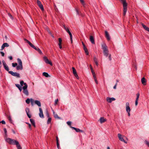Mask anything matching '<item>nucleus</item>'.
<instances>
[{
	"label": "nucleus",
	"instance_id": "1",
	"mask_svg": "<svg viewBox=\"0 0 149 149\" xmlns=\"http://www.w3.org/2000/svg\"><path fill=\"white\" fill-rule=\"evenodd\" d=\"M120 0L123 4V15L124 16H125L127 10V3L126 2V0Z\"/></svg>",
	"mask_w": 149,
	"mask_h": 149
},
{
	"label": "nucleus",
	"instance_id": "2",
	"mask_svg": "<svg viewBox=\"0 0 149 149\" xmlns=\"http://www.w3.org/2000/svg\"><path fill=\"white\" fill-rule=\"evenodd\" d=\"M5 139L6 141L10 144L16 145L17 144H18L19 143L17 141L14 139H12L10 138Z\"/></svg>",
	"mask_w": 149,
	"mask_h": 149
},
{
	"label": "nucleus",
	"instance_id": "3",
	"mask_svg": "<svg viewBox=\"0 0 149 149\" xmlns=\"http://www.w3.org/2000/svg\"><path fill=\"white\" fill-rule=\"evenodd\" d=\"M28 87V86L26 84H24V86L22 88L23 90V93L25 95H29V92L27 88Z\"/></svg>",
	"mask_w": 149,
	"mask_h": 149
},
{
	"label": "nucleus",
	"instance_id": "4",
	"mask_svg": "<svg viewBox=\"0 0 149 149\" xmlns=\"http://www.w3.org/2000/svg\"><path fill=\"white\" fill-rule=\"evenodd\" d=\"M102 49L103 50V52L109 51L107 46L104 43H103L101 45Z\"/></svg>",
	"mask_w": 149,
	"mask_h": 149
},
{
	"label": "nucleus",
	"instance_id": "5",
	"mask_svg": "<svg viewBox=\"0 0 149 149\" xmlns=\"http://www.w3.org/2000/svg\"><path fill=\"white\" fill-rule=\"evenodd\" d=\"M8 73L18 78L20 77V74L16 72H13L12 71H9Z\"/></svg>",
	"mask_w": 149,
	"mask_h": 149
},
{
	"label": "nucleus",
	"instance_id": "6",
	"mask_svg": "<svg viewBox=\"0 0 149 149\" xmlns=\"http://www.w3.org/2000/svg\"><path fill=\"white\" fill-rule=\"evenodd\" d=\"M104 55L106 57L108 56L109 60H111V55L109 53V51H105L103 52Z\"/></svg>",
	"mask_w": 149,
	"mask_h": 149
},
{
	"label": "nucleus",
	"instance_id": "7",
	"mask_svg": "<svg viewBox=\"0 0 149 149\" xmlns=\"http://www.w3.org/2000/svg\"><path fill=\"white\" fill-rule=\"evenodd\" d=\"M126 109L127 112L128 113V116H130V109L129 106V103H127L126 104Z\"/></svg>",
	"mask_w": 149,
	"mask_h": 149
},
{
	"label": "nucleus",
	"instance_id": "8",
	"mask_svg": "<svg viewBox=\"0 0 149 149\" xmlns=\"http://www.w3.org/2000/svg\"><path fill=\"white\" fill-rule=\"evenodd\" d=\"M43 60L46 63L49 64L51 65H52V62L49 61L47 57L46 56H44L43 57Z\"/></svg>",
	"mask_w": 149,
	"mask_h": 149
},
{
	"label": "nucleus",
	"instance_id": "9",
	"mask_svg": "<svg viewBox=\"0 0 149 149\" xmlns=\"http://www.w3.org/2000/svg\"><path fill=\"white\" fill-rule=\"evenodd\" d=\"M30 101L31 102H40V101L38 100L34 101V100L32 98H31L30 99L27 98L26 100V102H30Z\"/></svg>",
	"mask_w": 149,
	"mask_h": 149
},
{
	"label": "nucleus",
	"instance_id": "10",
	"mask_svg": "<svg viewBox=\"0 0 149 149\" xmlns=\"http://www.w3.org/2000/svg\"><path fill=\"white\" fill-rule=\"evenodd\" d=\"M2 62L3 63V64L4 67V68L6 71L9 72V68L8 66L6 64V63L5 61L3 60L2 61Z\"/></svg>",
	"mask_w": 149,
	"mask_h": 149
},
{
	"label": "nucleus",
	"instance_id": "11",
	"mask_svg": "<svg viewBox=\"0 0 149 149\" xmlns=\"http://www.w3.org/2000/svg\"><path fill=\"white\" fill-rule=\"evenodd\" d=\"M118 136L119 138V140L121 141H122L123 142L125 143H127V142L126 141L124 140L123 139V137L122 136V135L120 134H118Z\"/></svg>",
	"mask_w": 149,
	"mask_h": 149
},
{
	"label": "nucleus",
	"instance_id": "12",
	"mask_svg": "<svg viewBox=\"0 0 149 149\" xmlns=\"http://www.w3.org/2000/svg\"><path fill=\"white\" fill-rule=\"evenodd\" d=\"M37 3L38 5L39 6V7L40 8L41 10L43 11L44 10V8L43 6L42 5V4L41 2L39 1L38 0H37Z\"/></svg>",
	"mask_w": 149,
	"mask_h": 149
},
{
	"label": "nucleus",
	"instance_id": "13",
	"mask_svg": "<svg viewBox=\"0 0 149 149\" xmlns=\"http://www.w3.org/2000/svg\"><path fill=\"white\" fill-rule=\"evenodd\" d=\"M40 113H39V115L40 117L42 118H44V116L42 110L41 108H39Z\"/></svg>",
	"mask_w": 149,
	"mask_h": 149
},
{
	"label": "nucleus",
	"instance_id": "14",
	"mask_svg": "<svg viewBox=\"0 0 149 149\" xmlns=\"http://www.w3.org/2000/svg\"><path fill=\"white\" fill-rule=\"evenodd\" d=\"M107 101L108 102H111L113 101H114L116 99L113 97L110 98L107 97L106 99Z\"/></svg>",
	"mask_w": 149,
	"mask_h": 149
},
{
	"label": "nucleus",
	"instance_id": "15",
	"mask_svg": "<svg viewBox=\"0 0 149 149\" xmlns=\"http://www.w3.org/2000/svg\"><path fill=\"white\" fill-rule=\"evenodd\" d=\"M26 111L28 117L29 118H30L31 117V115L29 113L30 112L29 109L28 108H26Z\"/></svg>",
	"mask_w": 149,
	"mask_h": 149
},
{
	"label": "nucleus",
	"instance_id": "16",
	"mask_svg": "<svg viewBox=\"0 0 149 149\" xmlns=\"http://www.w3.org/2000/svg\"><path fill=\"white\" fill-rule=\"evenodd\" d=\"M70 127L75 130L77 132H83V130H80L79 129L77 128L72 127Z\"/></svg>",
	"mask_w": 149,
	"mask_h": 149
},
{
	"label": "nucleus",
	"instance_id": "17",
	"mask_svg": "<svg viewBox=\"0 0 149 149\" xmlns=\"http://www.w3.org/2000/svg\"><path fill=\"white\" fill-rule=\"evenodd\" d=\"M9 46L8 44L7 43H3L1 46V50H3L5 47H8Z\"/></svg>",
	"mask_w": 149,
	"mask_h": 149
},
{
	"label": "nucleus",
	"instance_id": "18",
	"mask_svg": "<svg viewBox=\"0 0 149 149\" xmlns=\"http://www.w3.org/2000/svg\"><path fill=\"white\" fill-rule=\"evenodd\" d=\"M105 35L107 40H110V37L107 31H105Z\"/></svg>",
	"mask_w": 149,
	"mask_h": 149
},
{
	"label": "nucleus",
	"instance_id": "19",
	"mask_svg": "<svg viewBox=\"0 0 149 149\" xmlns=\"http://www.w3.org/2000/svg\"><path fill=\"white\" fill-rule=\"evenodd\" d=\"M99 120L100 123H102L106 122L107 120L106 118H104L103 117H101L100 118Z\"/></svg>",
	"mask_w": 149,
	"mask_h": 149
},
{
	"label": "nucleus",
	"instance_id": "20",
	"mask_svg": "<svg viewBox=\"0 0 149 149\" xmlns=\"http://www.w3.org/2000/svg\"><path fill=\"white\" fill-rule=\"evenodd\" d=\"M90 40L91 42V43L93 44H95V42L93 37L92 36H90Z\"/></svg>",
	"mask_w": 149,
	"mask_h": 149
},
{
	"label": "nucleus",
	"instance_id": "21",
	"mask_svg": "<svg viewBox=\"0 0 149 149\" xmlns=\"http://www.w3.org/2000/svg\"><path fill=\"white\" fill-rule=\"evenodd\" d=\"M16 69L17 70H22L23 69L22 65H18L16 67Z\"/></svg>",
	"mask_w": 149,
	"mask_h": 149
},
{
	"label": "nucleus",
	"instance_id": "22",
	"mask_svg": "<svg viewBox=\"0 0 149 149\" xmlns=\"http://www.w3.org/2000/svg\"><path fill=\"white\" fill-rule=\"evenodd\" d=\"M141 81L143 85H145L146 84V81L144 77H143L141 79Z\"/></svg>",
	"mask_w": 149,
	"mask_h": 149
},
{
	"label": "nucleus",
	"instance_id": "23",
	"mask_svg": "<svg viewBox=\"0 0 149 149\" xmlns=\"http://www.w3.org/2000/svg\"><path fill=\"white\" fill-rule=\"evenodd\" d=\"M34 49L37 51L40 54H42V53L41 50L38 47H36Z\"/></svg>",
	"mask_w": 149,
	"mask_h": 149
},
{
	"label": "nucleus",
	"instance_id": "24",
	"mask_svg": "<svg viewBox=\"0 0 149 149\" xmlns=\"http://www.w3.org/2000/svg\"><path fill=\"white\" fill-rule=\"evenodd\" d=\"M30 120L31 122V123L32 124V125L34 127H36L35 122L34 120L33 119H30Z\"/></svg>",
	"mask_w": 149,
	"mask_h": 149
},
{
	"label": "nucleus",
	"instance_id": "25",
	"mask_svg": "<svg viewBox=\"0 0 149 149\" xmlns=\"http://www.w3.org/2000/svg\"><path fill=\"white\" fill-rule=\"evenodd\" d=\"M53 112L54 117L55 118H59V117L58 116L57 114L53 110Z\"/></svg>",
	"mask_w": 149,
	"mask_h": 149
},
{
	"label": "nucleus",
	"instance_id": "26",
	"mask_svg": "<svg viewBox=\"0 0 149 149\" xmlns=\"http://www.w3.org/2000/svg\"><path fill=\"white\" fill-rule=\"evenodd\" d=\"M63 27L64 29H65V30H66V31H67V32H68V33L70 32V31H69L68 28V27H66L64 25H63Z\"/></svg>",
	"mask_w": 149,
	"mask_h": 149
},
{
	"label": "nucleus",
	"instance_id": "27",
	"mask_svg": "<svg viewBox=\"0 0 149 149\" xmlns=\"http://www.w3.org/2000/svg\"><path fill=\"white\" fill-rule=\"evenodd\" d=\"M17 61L18 65H22V61L20 58H18L17 59Z\"/></svg>",
	"mask_w": 149,
	"mask_h": 149
},
{
	"label": "nucleus",
	"instance_id": "28",
	"mask_svg": "<svg viewBox=\"0 0 149 149\" xmlns=\"http://www.w3.org/2000/svg\"><path fill=\"white\" fill-rule=\"evenodd\" d=\"M3 130H4V133H5V138H6L7 136V130H6V128H4L3 129Z\"/></svg>",
	"mask_w": 149,
	"mask_h": 149
},
{
	"label": "nucleus",
	"instance_id": "29",
	"mask_svg": "<svg viewBox=\"0 0 149 149\" xmlns=\"http://www.w3.org/2000/svg\"><path fill=\"white\" fill-rule=\"evenodd\" d=\"M42 75L46 77H48L49 76L48 74L46 72H43L42 73Z\"/></svg>",
	"mask_w": 149,
	"mask_h": 149
},
{
	"label": "nucleus",
	"instance_id": "30",
	"mask_svg": "<svg viewBox=\"0 0 149 149\" xmlns=\"http://www.w3.org/2000/svg\"><path fill=\"white\" fill-rule=\"evenodd\" d=\"M142 26L145 29V30L146 31L147 30V29L148 28V27L146 26L145 25H144L142 23L141 24Z\"/></svg>",
	"mask_w": 149,
	"mask_h": 149
},
{
	"label": "nucleus",
	"instance_id": "31",
	"mask_svg": "<svg viewBox=\"0 0 149 149\" xmlns=\"http://www.w3.org/2000/svg\"><path fill=\"white\" fill-rule=\"evenodd\" d=\"M94 61L95 62L96 65H97L98 66V62H97V59L95 57H94Z\"/></svg>",
	"mask_w": 149,
	"mask_h": 149
},
{
	"label": "nucleus",
	"instance_id": "32",
	"mask_svg": "<svg viewBox=\"0 0 149 149\" xmlns=\"http://www.w3.org/2000/svg\"><path fill=\"white\" fill-rule=\"evenodd\" d=\"M72 69L73 70V73L74 74H77V72L75 68L74 67H72Z\"/></svg>",
	"mask_w": 149,
	"mask_h": 149
},
{
	"label": "nucleus",
	"instance_id": "33",
	"mask_svg": "<svg viewBox=\"0 0 149 149\" xmlns=\"http://www.w3.org/2000/svg\"><path fill=\"white\" fill-rule=\"evenodd\" d=\"M69 34L70 36V40L71 41V42L72 43V35L71 32L69 33Z\"/></svg>",
	"mask_w": 149,
	"mask_h": 149
},
{
	"label": "nucleus",
	"instance_id": "34",
	"mask_svg": "<svg viewBox=\"0 0 149 149\" xmlns=\"http://www.w3.org/2000/svg\"><path fill=\"white\" fill-rule=\"evenodd\" d=\"M29 45L32 48H33V49H35V47H35L34 45H33L31 42H29L28 43Z\"/></svg>",
	"mask_w": 149,
	"mask_h": 149
},
{
	"label": "nucleus",
	"instance_id": "35",
	"mask_svg": "<svg viewBox=\"0 0 149 149\" xmlns=\"http://www.w3.org/2000/svg\"><path fill=\"white\" fill-rule=\"evenodd\" d=\"M84 49L86 54L87 55H88V54L89 53H88V50L87 48H84Z\"/></svg>",
	"mask_w": 149,
	"mask_h": 149
},
{
	"label": "nucleus",
	"instance_id": "36",
	"mask_svg": "<svg viewBox=\"0 0 149 149\" xmlns=\"http://www.w3.org/2000/svg\"><path fill=\"white\" fill-rule=\"evenodd\" d=\"M16 146L17 149H22V148L20 146V145L19 144V143H18V144H17L16 145Z\"/></svg>",
	"mask_w": 149,
	"mask_h": 149
},
{
	"label": "nucleus",
	"instance_id": "37",
	"mask_svg": "<svg viewBox=\"0 0 149 149\" xmlns=\"http://www.w3.org/2000/svg\"><path fill=\"white\" fill-rule=\"evenodd\" d=\"M62 39L61 38H58V42L59 43L58 44V45H62Z\"/></svg>",
	"mask_w": 149,
	"mask_h": 149
},
{
	"label": "nucleus",
	"instance_id": "38",
	"mask_svg": "<svg viewBox=\"0 0 149 149\" xmlns=\"http://www.w3.org/2000/svg\"><path fill=\"white\" fill-rule=\"evenodd\" d=\"M25 84H26V83H24L23 81H20V84L21 86H22L23 85L24 86Z\"/></svg>",
	"mask_w": 149,
	"mask_h": 149
},
{
	"label": "nucleus",
	"instance_id": "39",
	"mask_svg": "<svg viewBox=\"0 0 149 149\" xmlns=\"http://www.w3.org/2000/svg\"><path fill=\"white\" fill-rule=\"evenodd\" d=\"M12 66L13 67H15L16 66H17V63H12Z\"/></svg>",
	"mask_w": 149,
	"mask_h": 149
},
{
	"label": "nucleus",
	"instance_id": "40",
	"mask_svg": "<svg viewBox=\"0 0 149 149\" xmlns=\"http://www.w3.org/2000/svg\"><path fill=\"white\" fill-rule=\"evenodd\" d=\"M51 118H48V120H47V123L48 124H49V123H50L51 122Z\"/></svg>",
	"mask_w": 149,
	"mask_h": 149
},
{
	"label": "nucleus",
	"instance_id": "41",
	"mask_svg": "<svg viewBox=\"0 0 149 149\" xmlns=\"http://www.w3.org/2000/svg\"><path fill=\"white\" fill-rule=\"evenodd\" d=\"M146 144L149 147V142L147 141H145Z\"/></svg>",
	"mask_w": 149,
	"mask_h": 149
},
{
	"label": "nucleus",
	"instance_id": "42",
	"mask_svg": "<svg viewBox=\"0 0 149 149\" xmlns=\"http://www.w3.org/2000/svg\"><path fill=\"white\" fill-rule=\"evenodd\" d=\"M90 69H91V72H94V71L93 70V69L92 67V66L91 65H90Z\"/></svg>",
	"mask_w": 149,
	"mask_h": 149
},
{
	"label": "nucleus",
	"instance_id": "43",
	"mask_svg": "<svg viewBox=\"0 0 149 149\" xmlns=\"http://www.w3.org/2000/svg\"><path fill=\"white\" fill-rule=\"evenodd\" d=\"M15 86L17 88H20V87H21L19 84H15Z\"/></svg>",
	"mask_w": 149,
	"mask_h": 149
},
{
	"label": "nucleus",
	"instance_id": "44",
	"mask_svg": "<svg viewBox=\"0 0 149 149\" xmlns=\"http://www.w3.org/2000/svg\"><path fill=\"white\" fill-rule=\"evenodd\" d=\"M74 76L76 77L78 79H79V77L78 76V75H77V74H74Z\"/></svg>",
	"mask_w": 149,
	"mask_h": 149
},
{
	"label": "nucleus",
	"instance_id": "45",
	"mask_svg": "<svg viewBox=\"0 0 149 149\" xmlns=\"http://www.w3.org/2000/svg\"><path fill=\"white\" fill-rule=\"evenodd\" d=\"M56 144H57V147L58 148V149H59L60 148V146H59V143H56Z\"/></svg>",
	"mask_w": 149,
	"mask_h": 149
},
{
	"label": "nucleus",
	"instance_id": "46",
	"mask_svg": "<svg viewBox=\"0 0 149 149\" xmlns=\"http://www.w3.org/2000/svg\"><path fill=\"white\" fill-rule=\"evenodd\" d=\"M71 123L70 121H68L67 122V124L69 126L71 125Z\"/></svg>",
	"mask_w": 149,
	"mask_h": 149
},
{
	"label": "nucleus",
	"instance_id": "47",
	"mask_svg": "<svg viewBox=\"0 0 149 149\" xmlns=\"http://www.w3.org/2000/svg\"><path fill=\"white\" fill-rule=\"evenodd\" d=\"M80 1L82 3V4L83 5H84V0H80Z\"/></svg>",
	"mask_w": 149,
	"mask_h": 149
},
{
	"label": "nucleus",
	"instance_id": "48",
	"mask_svg": "<svg viewBox=\"0 0 149 149\" xmlns=\"http://www.w3.org/2000/svg\"><path fill=\"white\" fill-rule=\"evenodd\" d=\"M8 16L12 19H13V17L12 15L10 13H8Z\"/></svg>",
	"mask_w": 149,
	"mask_h": 149
},
{
	"label": "nucleus",
	"instance_id": "49",
	"mask_svg": "<svg viewBox=\"0 0 149 149\" xmlns=\"http://www.w3.org/2000/svg\"><path fill=\"white\" fill-rule=\"evenodd\" d=\"M91 72L92 73L93 77L96 76V74H95L94 71L93 72Z\"/></svg>",
	"mask_w": 149,
	"mask_h": 149
},
{
	"label": "nucleus",
	"instance_id": "50",
	"mask_svg": "<svg viewBox=\"0 0 149 149\" xmlns=\"http://www.w3.org/2000/svg\"><path fill=\"white\" fill-rule=\"evenodd\" d=\"M0 122L2 124H6V123L4 120H3Z\"/></svg>",
	"mask_w": 149,
	"mask_h": 149
},
{
	"label": "nucleus",
	"instance_id": "51",
	"mask_svg": "<svg viewBox=\"0 0 149 149\" xmlns=\"http://www.w3.org/2000/svg\"><path fill=\"white\" fill-rule=\"evenodd\" d=\"M1 54L2 56H4V53L3 52H1Z\"/></svg>",
	"mask_w": 149,
	"mask_h": 149
},
{
	"label": "nucleus",
	"instance_id": "52",
	"mask_svg": "<svg viewBox=\"0 0 149 149\" xmlns=\"http://www.w3.org/2000/svg\"><path fill=\"white\" fill-rule=\"evenodd\" d=\"M24 41H26V42H27L28 43L30 42L29 40H28L26 39H24Z\"/></svg>",
	"mask_w": 149,
	"mask_h": 149
},
{
	"label": "nucleus",
	"instance_id": "53",
	"mask_svg": "<svg viewBox=\"0 0 149 149\" xmlns=\"http://www.w3.org/2000/svg\"><path fill=\"white\" fill-rule=\"evenodd\" d=\"M56 143H59L58 142V136L56 137Z\"/></svg>",
	"mask_w": 149,
	"mask_h": 149
},
{
	"label": "nucleus",
	"instance_id": "54",
	"mask_svg": "<svg viewBox=\"0 0 149 149\" xmlns=\"http://www.w3.org/2000/svg\"><path fill=\"white\" fill-rule=\"evenodd\" d=\"M35 104H37V105L39 107H40L41 106V103H35Z\"/></svg>",
	"mask_w": 149,
	"mask_h": 149
},
{
	"label": "nucleus",
	"instance_id": "55",
	"mask_svg": "<svg viewBox=\"0 0 149 149\" xmlns=\"http://www.w3.org/2000/svg\"><path fill=\"white\" fill-rule=\"evenodd\" d=\"M136 96H137V99H138L139 96V93H137L136 94Z\"/></svg>",
	"mask_w": 149,
	"mask_h": 149
},
{
	"label": "nucleus",
	"instance_id": "56",
	"mask_svg": "<svg viewBox=\"0 0 149 149\" xmlns=\"http://www.w3.org/2000/svg\"><path fill=\"white\" fill-rule=\"evenodd\" d=\"M82 44H83V46L84 49V48H86V47L85 45H84V44L83 42H82Z\"/></svg>",
	"mask_w": 149,
	"mask_h": 149
},
{
	"label": "nucleus",
	"instance_id": "57",
	"mask_svg": "<svg viewBox=\"0 0 149 149\" xmlns=\"http://www.w3.org/2000/svg\"><path fill=\"white\" fill-rule=\"evenodd\" d=\"M76 11L77 13V14L78 15H79V13L77 9H76Z\"/></svg>",
	"mask_w": 149,
	"mask_h": 149
},
{
	"label": "nucleus",
	"instance_id": "58",
	"mask_svg": "<svg viewBox=\"0 0 149 149\" xmlns=\"http://www.w3.org/2000/svg\"><path fill=\"white\" fill-rule=\"evenodd\" d=\"M116 85H117V84H116L114 86L113 88L114 89H116Z\"/></svg>",
	"mask_w": 149,
	"mask_h": 149
},
{
	"label": "nucleus",
	"instance_id": "59",
	"mask_svg": "<svg viewBox=\"0 0 149 149\" xmlns=\"http://www.w3.org/2000/svg\"><path fill=\"white\" fill-rule=\"evenodd\" d=\"M8 58L10 60H12L13 59V58L11 56H9Z\"/></svg>",
	"mask_w": 149,
	"mask_h": 149
},
{
	"label": "nucleus",
	"instance_id": "60",
	"mask_svg": "<svg viewBox=\"0 0 149 149\" xmlns=\"http://www.w3.org/2000/svg\"><path fill=\"white\" fill-rule=\"evenodd\" d=\"M58 102V99H57L55 100V102Z\"/></svg>",
	"mask_w": 149,
	"mask_h": 149
},
{
	"label": "nucleus",
	"instance_id": "61",
	"mask_svg": "<svg viewBox=\"0 0 149 149\" xmlns=\"http://www.w3.org/2000/svg\"><path fill=\"white\" fill-rule=\"evenodd\" d=\"M28 125H29V128L31 130V125L29 123H28Z\"/></svg>",
	"mask_w": 149,
	"mask_h": 149
},
{
	"label": "nucleus",
	"instance_id": "62",
	"mask_svg": "<svg viewBox=\"0 0 149 149\" xmlns=\"http://www.w3.org/2000/svg\"><path fill=\"white\" fill-rule=\"evenodd\" d=\"M59 48L60 49H61L62 48V45H58Z\"/></svg>",
	"mask_w": 149,
	"mask_h": 149
},
{
	"label": "nucleus",
	"instance_id": "63",
	"mask_svg": "<svg viewBox=\"0 0 149 149\" xmlns=\"http://www.w3.org/2000/svg\"><path fill=\"white\" fill-rule=\"evenodd\" d=\"M94 80L96 83L97 84H98V81H97V79L95 80Z\"/></svg>",
	"mask_w": 149,
	"mask_h": 149
},
{
	"label": "nucleus",
	"instance_id": "64",
	"mask_svg": "<svg viewBox=\"0 0 149 149\" xmlns=\"http://www.w3.org/2000/svg\"><path fill=\"white\" fill-rule=\"evenodd\" d=\"M18 89L20 92L21 91H22V88L21 87H20V88H19Z\"/></svg>",
	"mask_w": 149,
	"mask_h": 149
}]
</instances>
